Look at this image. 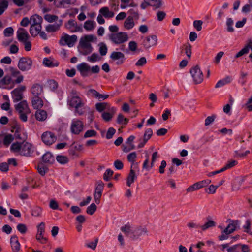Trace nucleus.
Masks as SVG:
<instances>
[{
    "label": "nucleus",
    "mask_w": 252,
    "mask_h": 252,
    "mask_svg": "<svg viewBox=\"0 0 252 252\" xmlns=\"http://www.w3.org/2000/svg\"><path fill=\"white\" fill-rule=\"evenodd\" d=\"M134 26V23L132 17H127L124 22V27L127 30H129L132 29Z\"/></svg>",
    "instance_id": "obj_41"
},
{
    "label": "nucleus",
    "mask_w": 252,
    "mask_h": 252,
    "mask_svg": "<svg viewBox=\"0 0 252 252\" xmlns=\"http://www.w3.org/2000/svg\"><path fill=\"white\" fill-rule=\"evenodd\" d=\"M42 160L46 163L52 164L55 161V159L51 153L46 152L42 156Z\"/></svg>",
    "instance_id": "obj_35"
},
{
    "label": "nucleus",
    "mask_w": 252,
    "mask_h": 252,
    "mask_svg": "<svg viewBox=\"0 0 252 252\" xmlns=\"http://www.w3.org/2000/svg\"><path fill=\"white\" fill-rule=\"evenodd\" d=\"M36 239L41 244H46L48 241V239L44 236V234H36Z\"/></svg>",
    "instance_id": "obj_61"
},
{
    "label": "nucleus",
    "mask_w": 252,
    "mask_h": 252,
    "mask_svg": "<svg viewBox=\"0 0 252 252\" xmlns=\"http://www.w3.org/2000/svg\"><path fill=\"white\" fill-rule=\"evenodd\" d=\"M112 107L110 106V105L107 102H100L97 103L95 104V108L99 112H101L104 110H108L110 108Z\"/></svg>",
    "instance_id": "obj_34"
},
{
    "label": "nucleus",
    "mask_w": 252,
    "mask_h": 252,
    "mask_svg": "<svg viewBox=\"0 0 252 252\" xmlns=\"http://www.w3.org/2000/svg\"><path fill=\"white\" fill-rule=\"evenodd\" d=\"M190 73L195 84H199L203 81V73L199 66L196 65L192 67L190 70Z\"/></svg>",
    "instance_id": "obj_6"
},
{
    "label": "nucleus",
    "mask_w": 252,
    "mask_h": 252,
    "mask_svg": "<svg viewBox=\"0 0 252 252\" xmlns=\"http://www.w3.org/2000/svg\"><path fill=\"white\" fill-rule=\"evenodd\" d=\"M239 225L238 220H232L227 226L222 231L221 234L218 236V239L220 241L227 239L229 235L234 232L237 229V226Z\"/></svg>",
    "instance_id": "obj_4"
},
{
    "label": "nucleus",
    "mask_w": 252,
    "mask_h": 252,
    "mask_svg": "<svg viewBox=\"0 0 252 252\" xmlns=\"http://www.w3.org/2000/svg\"><path fill=\"white\" fill-rule=\"evenodd\" d=\"M77 0H56L55 6L57 7H65L66 5H74Z\"/></svg>",
    "instance_id": "obj_25"
},
{
    "label": "nucleus",
    "mask_w": 252,
    "mask_h": 252,
    "mask_svg": "<svg viewBox=\"0 0 252 252\" xmlns=\"http://www.w3.org/2000/svg\"><path fill=\"white\" fill-rule=\"evenodd\" d=\"M68 104L71 107L75 108V112L79 115H82L84 111L81 109L84 105L82 99L75 93L72 94L68 98Z\"/></svg>",
    "instance_id": "obj_3"
},
{
    "label": "nucleus",
    "mask_w": 252,
    "mask_h": 252,
    "mask_svg": "<svg viewBox=\"0 0 252 252\" xmlns=\"http://www.w3.org/2000/svg\"><path fill=\"white\" fill-rule=\"evenodd\" d=\"M77 37L76 35L71 36L64 34L61 38L60 43L62 45H68L69 47H72L76 42Z\"/></svg>",
    "instance_id": "obj_8"
},
{
    "label": "nucleus",
    "mask_w": 252,
    "mask_h": 252,
    "mask_svg": "<svg viewBox=\"0 0 252 252\" xmlns=\"http://www.w3.org/2000/svg\"><path fill=\"white\" fill-rule=\"evenodd\" d=\"M31 92L34 97L40 96L43 92V87L39 84H34L31 88Z\"/></svg>",
    "instance_id": "obj_24"
},
{
    "label": "nucleus",
    "mask_w": 252,
    "mask_h": 252,
    "mask_svg": "<svg viewBox=\"0 0 252 252\" xmlns=\"http://www.w3.org/2000/svg\"><path fill=\"white\" fill-rule=\"evenodd\" d=\"M113 173L114 172L112 170L107 169L103 175L104 180L106 181H109Z\"/></svg>",
    "instance_id": "obj_57"
},
{
    "label": "nucleus",
    "mask_w": 252,
    "mask_h": 252,
    "mask_svg": "<svg viewBox=\"0 0 252 252\" xmlns=\"http://www.w3.org/2000/svg\"><path fill=\"white\" fill-rule=\"evenodd\" d=\"M47 117V112L43 110H39L36 111L35 113V118L39 121H45Z\"/></svg>",
    "instance_id": "obj_36"
},
{
    "label": "nucleus",
    "mask_w": 252,
    "mask_h": 252,
    "mask_svg": "<svg viewBox=\"0 0 252 252\" xmlns=\"http://www.w3.org/2000/svg\"><path fill=\"white\" fill-rule=\"evenodd\" d=\"M226 25L227 26V31L229 32H233L234 31L233 28L234 21L231 18H228L226 20Z\"/></svg>",
    "instance_id": "obj_42"
},
{
    "label": "nucleus",
    "mask_w": 252,
    "mask_h": 252,
    "mask_svg": "<svg viewBox=\"0 0 252 252\" xmlns=\"http://www.w3.org/2000/svg\"><path fill=\"white\" fill-rule=\"evenodd\" d=\"M13 29L11 27L6 28L3 31V34L5 37L12 36L13 34Z\"/></svg>",
    "instance_id": "obj_63"
},
{
    "label": "nucleus",
    "mask_w": 252,
    "mask_h": 252,
    "mask_svg": "<svg viewBox=\"0 0 252 252\" xmlns=\"http://www.w3.org/2000/svg\"><path fill=\"white\" fill-rule=\"evenodd\" d=\"M41 138L44 143L50 145L56 141L57 137L52 132L46 131L42 134Z\"/></svg>",
    "instance_id": "obj_11"
},
{
    "label": "nucleus",
    "mask_w": 252,
    "mask_h": 252,
    "mask_svg": "<svg viewBox=\"0 0 252 252\" xmlns=\"http://www.w3.org/2000/svg\"><path fill=\"white\" fill-rule=\"evenodd\" d=\"M109 38L114 44L120 45L128 41V35L126 32H119L110 34Z\"/></svg>",
    "instance_id": "obj_5"
},
{
    "label": "nucleus",
    "mask_w": 252,
    "mask_h": 252,
    "mask_svg": "<svg viewBox=\"0 0 252 252\" xmlns=\"http://www.w3.org/2000/svg\"><path fill=\"white\" fill-rule=\"evenodd\" d=\"M97 209V206L94 203H92L86 209V213L90 215L94 214Z\"/></svg>",
    "instance_id": "obj_50"
},
{
    "label": "nucleus",
    "mask_w": 252,
    "mask_h": 252,
    "mask_svg": "<svg viewBox=\"0 0 252 252\" xmlns=\"http://www.w3.org/2000/svg\"><path fill=\"white\" fill-rule=\"evenodd\" d=\"M47 83L49 88L52 91L56 90L58 87V83L53 79L48 80Z\"/></svg>",
    "instance_id": "obj_54"
},
{
    "label": "nucleus",
    "mask_w": 252,
    "mask_h": 252,
    "mask_svg": "<svg viewBox=\"0 0 252 252\" xmlns=\"http://www.w3.org/2000/svg\"><path fill=\"white\" fill-rule=\"evenodd\" d=\"M110 58L113 61L116 62V64L118 65L123 64L126 60L125 54L120 51H113Z\"/></svg>",
    "instance_id": "obj_10"
},
{
    "label": "nucleus",
    "mask_w": 252,
    "mask_h": 252,
    "mask_svg": "<svg viewBox=\"0 0 252 252\" xmlns=\"http://www.w3.org/2000/svg\"><path fill=\"white\" fill-rule=\"evenodd\" d=\"M37 170L41 175L44 176L48 171V168L42 163H40L38 165Z\"/></svg>",
    "instance_id": "obj_49"
},
{
    "label": "nucleus",
    "mask_w": 252,
    "mask_h": 252,
    "mask_svg": "<svg viewBox=\"0 0 252 252\" xmlns=\"http://www.w3.org/2000/svg\"><path fill=\"white\" fill-rule=\"evenodd\" d=\"M17 229L22 234H25L27 231L26 225L23 223L18 224L17 226Z\"/></svg>",
    "instance_id": "obj_64"
},
{
    "label": "nucleus",
    "mask_w": 252,
    "mask_h": 252,
    "mask_svg": "<svg viewBox=\"0 0 252 252\" xmlns=\"http://www.w3.org/2000/svg\"><path fill=\"white\" fill-rule=\"evenodd\" d=\"M22 143L15 142L13 143L10 147V150L14 153L20 154Z\"/></svg>",
    "instance_id": "obj_39"
},
{
    "label": "nucleus",
    "mask_w": 252,
    "mask_h": 252,
    "mask_svg": "<svg viewBox=\"0 0 252 252\" xmlns=\"http://www.w3.org/2000/svg\"><path fill=\"white\" fill-rule=\"evenodd\" d=\"M209 218L210 217H208L207 218V220H208L207 222H206L204 225L200 226V228L202 231H205L209 228L215 226L216 223L213 220H209Z\"/></svg>",
    "instance_id": "obj_38"
},
{
    "label": "nucleus",
    "mask_w": 252,
    "mask_h": 252,
    "mask_svg": "<svg viewBox=\"0 0 252 252\" xmlns=\"http://www.w3.org/2000/svg\"><path fill=\"white\" fill-rule=\"evenodd\" d=\"M250 48V45H247L237 53V54L235 55V58H238L241 57L244 54H247L249 51Z\"/></svg>",
    "instance_id": "obj_47"
},
{
    "label": "nucleus",
    "mask_w": 252,
    "mask_h": 252,
    "mask_svg": "<svg viewBox=\"0 0 252 252\" xmlns=\"http://www.w3.org/2000/svg\"><path fill=\"white\" fill-rule=\"evenodd\" d=\"M16 34L17 38L21 43L30 39L28 32L23 28H19L16 32Z\"/></svg>",
    "instance_id": "obj_14"
},
{
    "label": "nucleus",
    "mask_w": 252,
    "mask_h": 252,
    "mask_svg": "<svg viewBox=\"0 0 252 252\" xmlns=\"http://www.w3.org/2000/svg\"><path fill=\"white\" fill-rule=\"evenodd\" d=\"M10 73L12 77H16V79L12 81V83L19 84L23 80V76L21 75L20 72L17 69L10 67L9 68Z\"/></svg>",
    "instance_id": "obj_17"
},
{
    "label": "nucleus",
    "mask_w": 252,
    "mask_h": 252,
    "mask_svg": "<svg viewBox=\"0 0 252 252\" xmlns=\"http://www.w3.org/2000/svg\"><path fill=\"white\" fill-rule=\"evenodd\" d=\"M132 166H131V168L129 173L126 178V185L128 187H130L131 185L134 182L136 178V175L135 171L132 169Z\"/></svg>",
    "instance_id": "obj_31"
},
{
    "label": "nucleus",
    "mask_w": 252,
    "mask_h": 252,
    "mask_svg": "<svg viewBox=\"0 0 252 252\" xmlns=\"http://www.w3.org/2000/svg\"><path fill=\"white\" fill-rule=\"evenodd\" d=\"M42 29L41 25H31L30 28V33L32 36L35 37L40 33Z\"/></svg>",
    "instance_id": "obj_32"
},
{
    "label": "nucleus",
    "mask_w": 252,
    "mask_h": 252,
    "mask_svg": "<svg viewBox=\"0 0 252 252\" xmlns=\"http://www.w3.org/2000/svg\"><path fill=\"white\" fill-rule=\"evenodd\" d=\"M65 27L71 32H74L82 30L81 26H78L77 22L74 20H69L65 24Z\"/></svg>",
    "instance_id": "obj_20"
},
{
    "label": "nucleus",
    "mask_w": 252,
    "mask_h": 252,
    "mask_svg": "<svg viewBox=\"0 0 252 252\" xmlns=\"http://www.w3.org/2000/svg\"><path fill=\"white\" fill-rule=\"evenodd\" d=\"M99 60L100 57L97 53H93L91 56L87 57V61L92 63L95 62Z\"/></svg>",
    "instance_id": "obj_56"
},
{
    "label": "nucleus",
    "mask_w": 252,
    "mask_h": 252,
    "mask_svg": "<svg viewBox=\"0 0 252 252\" xmlns=\"http://www.w3.org/2000/svg\"><path fill=\"white\" fill-rule=\"evenodd\" d=\"M201 186L200 185L199 182H197L193 184L192 185L189 186L187 189V192H193L195 190H197L200 189H201Z\"/></svg>",
    "instance_id": "obj_52"
},
{
    "label": "nucleus",
    "mask_w": 252,
    "mask_h": 252,
    "mask_svg": "<svg viewBox=\"0 0 252 252\" xmlns=\"http://www.w3.org/2000/svg\"><path fill=\"white\" fill-rule=\"evenodd\" d=\"M82 150L83 146L82 145H80L77 143L74 142L70 146L69 154L71 156L77 157L78 156L77 152L82 151Z\"/></svg>",
    "instance_id": "obj_18"
},
{
    "label": "nucleus",
    "mask_w": 252,
    "mask_h": 252,
    "mask_svg": "<svg viewBox=\"0 0 252 252\" xmlns=\"http://www.w3.org/2000/svg\"><path fill=\"white\" fill-rule=\"evenodd\" d=\"M32 102L33 107L36 109L41 108L43 106V101L39 96L33 97Z\"/></svg>",
    "instance_id": "obj_30"
},
{
    "label": "nucleus",
    "mask_w": 252,
    "mask_h": 252,
    "mask_svg": "<svg viewBox=\"0 0 252 252\" xmlns=\"http://www.w3.org/2000/svg\"><path fill=\"white\" fill-rule=\"evenodd\" d=\"M108 112H103L102 114V117L106 122H109L111 120L116 111V109L112 107L108 110Z\"/></svg>",
    "instance_id": "obj_26"
},
{
    "label": "nucleus",
    "mask_w": 252,
    "mask_h": 252,
    "mask_svg": "<svg viewBox=\"0 0 252 252\" xmlns=\"http://www.w3.org/2000/svg\"><path fill=\"white\" fill-rule=\"evenodd\" d=\"M32 65V59L28 57L21 58L18 63V67L22 71L30 70Z\"/></svg>",
    "instance_id": "obj_7"
},
{
    "label": "nucleus",
    "mask_w": 252,
    "mask_h": 252,
    "mask_svg": "<svg viewBox=\"0 0 252 252\" xmlns=\"http://www.w3.org/2000/svg\"><path fill=\"white\" fill-rule=\"evenodd\" d=\"M25 89L26 87L25 86H21L15 89L12 91V97L14 102H18L22 99L23 92L25 90Z\"/></svg>",
    "instance_id": "obj_13"
},
{
    "label": "nucleus",
    "mask_w": 252,
    "mask_h": 252,
    "mask_svg": "<svg viewBox=\"0 0 252 252\" xmlns=\"http://www.w3.org/2000/svg\"><path fill=\"white\" fill-rule=\"evenodd\" d=\"M99 51L100 54L102 56H105L107 54L108 51V48L106 45L103 42H101L99 44Z\"/></svg>",
    "instance_id": "obj_46"
},
{
    "label": "nucleus",
    "mask_w": 252,
    "mask_h": 252,
    "mask_svg": "<svg viewBox=\"0 0 252 252\" xmlns=\"http://www.w3.org/2000/svg\"><path fill=\"white\" fill-rule=\"evenodd\" d=\"M117 122L119 124L126 125L128 122V119L125 118L122 114H119L117 117Z\"/></svg>",
    "instance_id": "obj_45"
},
{
    "label": "nucleus",
    "mask_w": 252,
    "mask_h": 252,
    "mask_svg": "<svg viewBox=\"0 0 252 252\" xmlns=\"http://www.w3.org/2000/svg\"><path fill=\"white\" fill-rule=\"evenodd\" d=\"M33 152V148L29 143H22L20 154L23 156H30Z\"/></svg>",
    "instance_id": "obj_16"
},
{
    "label": "nucleus",
    "mask_w": 252,
    "mask_h": 252,
    "mask_svg": "<svg viewBox=\"0 0 252 252\" xmlns=\"http://www.w3.org/2000/svg\"><path fill=\"white\" fill-rule=\"evenodd\" d=\"M158 43V37L156 35L147 36L143 41V45L145 49L155 46Z\"/></svg>",
    "instance_id": "obj_12"
},
{
    "label": "nucleus",
    "mask_w": 252,
    "mask_h": 252,
    "mask_svg": "<svg viewBox=\"0 0 252 252\" xmlns=\"http://www.w3.org/2000/svg\"><path fill=\"white\" fill-rule=\"evenodd\" d=\"M44 19L48 22L51 23L57 21L58 19V17L54 15L46 14L44 16Z\"/></svg>",
    "instance_id": "obj_60"
},
{
    "label": "nucleus",
    "mask_w": 252,
    "mask_h": 252,
    "mask_svg": "<svg viewBox=\"0 0 252 252\" xmlns=\"http://www.w3.org/2000/svg\"><path fill=\"white\" fill-rule=\"evenodd\" d=\"M43 64L48 67H54L58 66L59 63L53 58L49 57L43 59Z\"/></svg>",
    "instance_id": "obj_23"
},
{
    "label": "nucleus",
    "mask_w": 252,
    "mask_h": 252,
    "mask_svg": "<svg viewBox=\"0 0 252 252\" xmlns=\"http://www.w3.org/2000/svg\"><path fill=\"white\" fill-rule=\"evenodd\" d=\"M237 164V161L235 160H232L230 161H228V163L226 164V165L222 168V170L223 171H224L228 169H230L234 167Z\"/></svg>",
    "instance_id": "obj_58"
},
{
    "label": "nucleus",
    "mask_w": 252,
    "mask_h": 252,
    "mask_svg": "<svg viewBox=\"0 0 252 252\" xmlns=\"http://www.w3.org/2000/svg\"><path fill=\"white\" fill-rule=\"evenodd\" d=\"M11 77L9 76H5L4 78L0 80V87H3L5 85H9L12 83Z\"/></svg>",
    "instance_id": "obj_44"
},
{
    "label": "nucleus",
    "mask_w": 252,
    "mask_h": 252,
    "mask_svg": "<svg viewBox=\"0 0 252 252\" xmlns=\"http://www.w3.org/2000/svg\"><path fill=\"white\" fill-rule=\"evenodd\" d=\"M30 21V24L31 25H41L43 19L42 17L39 16L38 15L35 14L31 17Z\"/></svg>",
    "instance_id": "obj_33"
},
{
    "label": "nucleus",
    "mask_w": 252,
    "mask_h": 252,
    "mask_svg": "<svg viewBox=\"0 0 252 252\" xmlns=\"http://www.w3.org/2000/svg\"><path fill=\"white\" fill-rule=\"evenodd\" d=\"M57 161L61 164H65L68 162V159L67 157L62 155H58L56 157Z\"/></svg>",
    "instance_id": "obj_55"
},
{
    "label": "nucleus",
    "mask_w": 252,
    "mask_h": 252,
    "mask_svg": "<svg viewBox=\"0 0 252 252\" xmlns=\"http://www.w3.org/2000/svg\"><path fill=\"white\" fill-rule=\"evenodd\" d=\"M153 134V131L152 129H147L144 134L143 139H139L140 143L138 145V148H142L148 140L151 137Z\"/></svg>",
    "instance_id": "obj_21"
},
{
    "label": "nucleus",
    "mask_w": 252,
    "mask_h": 252,
    "mask_svg": "<svg viewBox=\"0 0 252 252\" xmlns=\"http://www.w3.org/2000/svg\"><path fill=\"white\" fill-rule=\"evenodd\" d=\"M8 5V1L6 0H0V15H1Z\"/></svg>",
    "instance_id": "obj_51"
},
{
    "label": "nucleus",
    "mask_w": 252,
    "mask_h": 252,
    "mask_svg": "<svg viewBox=\"0 0 252 252\" xmlns=\"http://www.w3.org/2000/svg\"><path fill=\"white\" fill-rule=\"evenodd\" d=\"M99 13L103 15L106 18H111L114 17V13L110 11L108 7H103L100 9Z\"/></svg>",
    "instance_id": "obj_29"
},
{
    "label": "nucleus",
    "mask_w": 252,
    "mask_h": 252,
    "mask_svg": "<svg viewBox=\"0 0 252 252\" xmlns=\"http://www.w3.org/2000/svg\"><path fill=\"white\" fill-rule=\"evenodd\" d=\"M37 232L36 234H44L45 233V223L41 222L37 227Z\"/></svg>",
    "instance_id": "obj_53"
},
{
    "label": "nucleus",
    "mask_w": 252,
    "mask_h": 252,
    "mask_svg": "<svg viewBox=\"0 0 252 252\" xmlns=\"http://www.w3.org/2000/svg\"><path fill=\"white\" fill-rule=\"evenodd\" d=\"M15 109L20 120L23 122H26L28 120L27 116L31 113V110L27 101L23 100L20 102L15 105Z\"/></svg>",
    "instance_id": "obj_2"
},
{
    "label": "nucleus",
    "mask_w": 252,
    "mask_h": 252,
    "mask_svg": "<svg viewBox=\"0 0 252 252\" xmlns=\"http://www.w3.org/2000/svg\"><path fill=\"white\" fill-rule=\"evenodd\" d=\"M96 38L93 35H87L80 39L78 49L79 52L84 55L91 53L93 51V47L90 42L96 39Z\"/></svg>",
    "instance_id": "obj_1"
},
{
    "label": "nucleus",
    "mask_w": 252,
    "mask_h": 252,
    "mask_svg": "<svg viewBox=\"0 0 252 252\" xmlns=\"http://www.w3.org/2000/svg\"><path fill=\"white\" fill-rule=\"evenodd\" d=\"M83 123L81 120L74 119L71 123L70 131L74 134H79L83 130Z\"/></svg>",
    "instance_id": "obj_9"
},
{
    "label": "nucleus",
    "mask_w": 252,
    "mask_h": 252,
    "mask_svg": "<svg viewBox=\"0 0 252 252\" xmlns=\"http://www.w3.org/2000/svg\"><path fill=\"white\" fill-rule=\"evenodd\" d=\"M76 68L83 77L88 76L91 70V66L86 63H82L78 64Z\"/></svg>",
    "instance_id": "obj_15"
},
{
    "label": "nucleus",
    "mask_w": 252,
    "mask_h": 252,
    "mask_svg": "<svg viewBox=\"0 0 252 252\" xmlns=\"http://www.w3.org/2000/svg\"><path fill=\"white\" fill-rule=\"evenodd\" d=\"M121 230L125 233L126 236L134 239V227L132 225H130L129 223H127L121 227Z\"/></svg>",
    "instance_id": "obj_19"
},
{
    "label": "nucleus",
    "mask_w": 252,
    "mask_h": 252,
    "mask_svg": "<svg viewBox=\"0 0 252 252\" xmlns=\"http://www.w3.org/2000/svg\"><path fill=\"white\" fill-rule=\"evenodd\" d=\"M134 239H136L142 235H147L148 230L145 226H138L134 227Z\"/></svg>",
    "instance_id": "obj_22"
},
{
    "label": "nucleus",
    "mask_w": 252,
    "mask_h": 252,
    "mask_svg": "<svg viewBox=\"0 0 252 252\" xmlns=\"http://www.w3.org/2000/svg\"><path fill=\"white\" fill-rule=\"evenodd\" d=\"M95 23L92 20L86 21L84 24V28L87 31H91L94 29Z\"/></svg>",
    "instance_id": "obj_40"
},
{
    "label": "nucleus",
    "mask_w": 252,
    "mask_h": 252,
    "mask_svg": "<svg viewBox=\"0 0 252 252\" xmlns=\"http://www.w3.org/2000/svg\"><path fill=\"white\" fill-rule=\"evenodd\" d=\"M202 24L203 21L201 20H194L193 22V26L197 31H200L202 30Z\"/></svg>",
    "instance_id": "obj_59"
},
{
    "label": "nucleus",
    "mask_w": 252,
    "mask_h": 252,
    "mask_svg": "<svg viewBox=\"0 0 252 252\" xmlns=\"http://www.w3.org/2000/svg\"><path fill=\"white\" fill-rule=\"evenodd\" d=\"M11 247L13 252H18L20 245L18 242L17 237L15 236H13L10 239Z\"/></svg>",
    "instance_id": "obj_28"
},
{
    "label": "nucleus",
    "mask_w": 252,
    "mask_h": 252,
    "mask_svg": "<svg viewBox=\"0 0 252 252\" xmlns=\"http://www.w3.org/2000/svg\"><path fill=\"white\" fill-rule=\"evenodd\" d=\"M31 214L34 217H40L42 214V209L39 207L35 206L32 209Z\"/></svg>",
    "instance_id": "obj_48"
},
{
    "label": "nucleus",
    "mask_w": 252,
    "mask_h": 252,
    "mask_svg": "<svg viewBox=\"0 0 252 252\" xmlns=\"http://www.w3.org/2000/svg\"><path fill=\"white\" fill-rule=\"evenodd\" d=\"M13 140L14 136L10 134H6L3 138V144L5 146L8 147Z\"/></svg>",
    "instance_id": "obj_43"
},
{
    "label": "nucleus",
    "mask_w": 252,
    "mask_h": 252,
    "mask_svg": "<svg viewBox=\"0 0 252 252\" xmlns=\"http://www.w3.org/2000/svg\"><path fill=\"white\" fill-rule=\"evenodd\" d=\"M137 157V154L135 152L129 153L127 156V160L129 162L133 164L135 162V158Z\"/></svg>",
    "instance_id": "obj_62"
},
{
    "label": "nucleus",
    "mask_w": 252,
    "mask_h": 252,
    "mask_svg": "<svg viewBox=\"0 0 252 252\" xmlns=\"http://www.w3.org/2000/svg\"><path fill=\"white\" fill-rule=\"evenodd\" d=\"M62 25V20H60L58 22L53 24H49L46 27V31L48 32H54L58 31Z\"/></svg>",
    "instance_id": "obj_27"
},
{
    "label": "nucleus",
    "mask_w": 252,
    "mask_h": 252,
    "mask_svg": "<svg viewBox=\"0 0 252 252\" xmlns=\"http://www.w3.org/2000/svg\"><path fill=\"white\" fill-rule=\"evenodd\" d=\"M231 81H232L231 77L230 76H227L225 78H224L222 80H219L216 83V84L215 85V88H218L224 86L225 85L230 83L231 82Z\"/></svg>",
    "instance_id": "obj_37"
}]
</instances>
